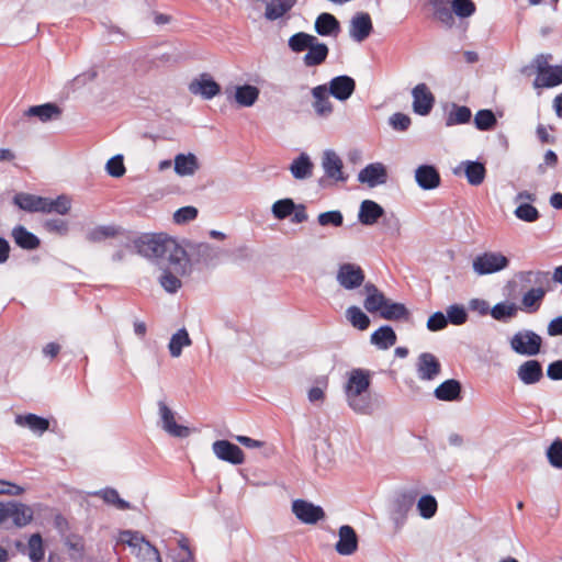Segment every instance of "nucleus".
Listing matches in <instances>:
<instances>
[{"mask_svg": "<svg viewBox=\"0 0 562 562\" xmlns=\"http://www.w3.org/2000/svg\"><path fill=\"white\" fill-rule=\"evenodd\" d=\"M357 180L369 188L383 186L389 180L387 168L380 161L370 162L359 171Z\"/></svg>", "mask_w": 562, "mask_h": 562, "instance_id": "9b49d317", "label": "nucleus"}, {"mask_svg": "<svg viewBox=\"0 0 562 562\" xmlns=\"http://www.w3.org/2000/svg\"><path fill=\"white\" fill-rule=\"evenodd\" d=\"M448 319L446 314L440 311L432 313L427 321V329L430 331H439L447 327Z\"/></svg>", "mask_w": 562, "mask_h": 562, "instance_id": "774afa93", "label": "nucleus"}, {"mask_svg": "<svg viewBox=\"0 0 562 562\" xmlns=\"http://www.w3.org/2000/svg\"><path fill=\"white\" fill-rule=\"evenodd\" d=\"M381 218L383 233L391 237H398L401 234L400 218L393 212L389 214L384 212V216Z\"/></svg>", "mask_w": 562, "mask_h": 562, "instance_id": "13d9d810", "label": "nucleus"}, {"mask_svg": "<svg viewBox=\"0 0 562 562\" xmlns=\"http://www.w3.org/2000/svg\"><path fill=\"white\" fill-rule=\"evenodd\" d=\"M346 318L358 330H366L370 326V317L356 305L346 310Z\"/></svg>", "mask_w": 562, "mask_h": 562, "instance_id": "c03bdc74", "label": "nucleus"}, {"mask_svg": "<svg viewBox=\"0 0 562 562\" xmlns=\"http://www.w3.org/2000/svg\"><path fill=\"white\" fill-rule=\"evenodd\" d=\"M43 227L48 233H56L60 236L68 234L69 225L68 222L63 218H47L43 223Z\"/></svg>", "mask_w": 562, "mask_h": 562, "instance_id": "338daca9", "label": "nucleus"}, {"mask_svg": "<svg viewBox=\"0 0 562 562\" xmlns=\"http://www.w3.org/2000/svg\"><path fill=\"white\" fill-rule=\"evenodd\" d=\"M3 512L5 528H22L33 519L31 507L18 501L3 502Z\"/></svg>", "mask_w": 562, "mask_h": 562, "instance_id": "423d86ee", "label": "nucleus"}, {"mask_svg": "<svg viewBox=\"0 0 562 562\" xmlns=\"http://www.w3.org/2000/svg\"><path fill=\"white\" fill-rule=\"evenodd\" d=\"M212 449L214 454L222 461L228 462L233 465L244 463V451L237 445L228 440L222 439L214 441Z\"/></svg>", "mask_w": 562, "mask_h": 562, "instance_id": "ddd939ff", "label": "nucleus"}, {"mask_svg": "<svg viewBox=\"0 0 562 562\" xmlns=\"http://www.w3.org/2000/svg\"><path fill=\"white\" fill-rule=\"evenodd\" d=\"M546 293V290L541 286L529 289L521 297L519 310L528 314L536 313L540 308Z\"/></svg>", "mask_w": 562, "mask_h": 562, "instance_id": "473e14b6", "label": "nucleus"}, {"mask_svg": "<svg viewBox=\"0 0 562 562\" xmlns=\"http://www.w3.org/2000/svg\"><path fill=\"white\" fill-rule=\"evenodd\" d=\"M27 555L31 562H44L45 548L41 533H33L29 538Z\"/></svg>", "mask_w": 562, "mask_h": 562, "instance_id": "a18cd8bd", "label": "nucleus"}, {"mask_svg": "<svg viewBox=\"0 0 562 562\" xmlns=\"http://www.w3.org/2000/svg\"><path fill=\"white\" fill-rule=\"evenodd\" d=\"M188 265L189 258L187 251L184 250V256L180 265L183 271H177L175 269L176 265L168 260L164 262L162 267H158L162 271L161 276L159 277V283L166 292L176 293L181 288L182 283L178 276H183L187 273Z\"/></svg>", "mask_w": 562, "mask_h": 562, "instance_id": "1a4fd4ad", "label": "nucleus"}, {"mask_svg": "<svg viewBox=\"0 0 562 562\" xmlns=\"http://www.w3.org/2000/svg\"><path fill=\"white\" fill-rule=\"evenodd\" d=\"M516 373L522 384L532 385L543 378V367L539 360L529 359L517 368Z\"/></svg>", "mask_w": 562, "mask_h": 562, "instance_id": "4be33fe9", "label": "nucleus"}, {"mask_svg": "<svg viewBox=\"0 0 562 562\" xmlns=\"http://www.w3.org/2000/svg\"><path fill=\"white\" fill-rule=\"evenodd\" d=\"M121 232V227L116 225H100L91 229L87 234V239L92 243H99L110 237H115Z\"/></svg>", "mask_w": 562, "mask_h": 562, "instance_id": "09e8293b", "label": "nucleus"}, {"mask_svg": "<svg viewBox=\"0 0 562 562\" xmlns=\"http://www.w3.org/2000/svg\"><path fill=\"white\" fill-rule=\"evenodd\" d=\"M546 457L552 468L562 470V439L560 437H557L547 448Z\"/></svg>", "mask_w": 562, "mask_h": 562, "instance_id": "3c124183", "label": "nucleus"}, {"mask_svg": "<svg viewBox=\"0 0 562 562\" xmlns=\"http://www.w3.org/2000/svg\"><path fill=\"white\" fill-rule=\"evenodd\" d=\"M497 120L492 110L483 109L476 112L474 125L480 131H491L496 125Z\"/></svg>", "mask_w": 562, "mask_h": 562, "instance_id": "864d4df0", "label": "nucleus"}, {"mask_svg": "<svg viewBox=\"0 0 562 562\" xmlns=\"http://www.w3.org/2000/svg\"><path fill=\"white\" fill-rule=\"evenodd\" d=\"M192 94L201 95L205 100H210L220 93V85L207 74H202L199 78L192 80L189 85Z\"/></svg>", "mask_w": 562, "mask_h": 562, "instance_id": "5701e85b", "label": "nucleus"}, {"mask_svg": "<svg viewBox=\"0 0 562 562\" xmlns=\"http://www.w3.org/2000/svg\"><path fill=\"white\" fill-rule=\"evenodd\" d=\"M296 209V203L291 198L277 200L271 206V213L274 218L283 221L292 215Z\"/></svg>", "mask_w": 562, "mask_h": 562, "instance_id": "49530a36", "label": "nucleus"}, {"mask_svg": "<svg viewBox=\"0 0 562 562\" xmlns=\"http://www.w3.org/2000/svg\"><path fill=\"white\" fill-rule=\"evenodd\" d=\"M314 30L319 36L337 37L340 32V23L334 14L323 12L317 15Z\"/></svg>", "mask_w": 562, "mask_h": 562, "instance_id": "bb28decb", "label": "nucleus"}, {"mask_svg": "<svg viewBox=\"0 0 562 562\" xmlns=\"http://www.w3.org/2000/svg\"><path fill=\"white\" fill-rule=\"evenodd\" d=\"M192 340L189 336L188 330L182 327L178 329L170 338L168 344V349L170 352V356L173 358H178L182 353V349L184 347L191 346Z\"/></svg>", "mask_w": 562, "mask_h": 562, "instance_id": "ea45409f", "label": "nucleus"}, {"mask_svg": "<svg viewBox=\"0 0 562 562\" xmlns=\"http://www.w3.org/2000/svg\"><path fill=\"white\" fill-rule=\"evenodd\" d=\"M509 262V258L502 252L484 251L475 256L472 268L477 276H487L505 270Z\"/></svg>", "mask_w": 562, "mask_h": 562, "instance_id": "20e7f679", "label": "nucleus"}, {"mask_svg": "<svg viewBox=\"0 0 562 562\" xmlns=\"http://www.w3.org/2000/svg\"><path fill=\"white\" fill-rule=\"evenodd\" d=\"M199 168L198 158L194 154H178L175 157V172L180 176H192Z\"/></svg>", "mask_w": 562, "mask_h": 562, "instance_id": "c9c22d12", "label": "nucleus"}, {"mask_svg": "<svg viewBox=\"0 0 562 562\" xmlns=\"http://www.w3.org/2000/svg\"><path fill=\"white\" fill-rule=\"evenodd\" d=\"M441 371L440 361L430 352H422L416 362L417 376L423 381H432Z\"/></svg>", "mask_w": 562, "mask_h": 562, "instance_id": "6ab92c4d", "label": "nucleus"}, {"mask_svg": "<svg viewBox=\"0 0 562 562\" xmlns=\"http://www.w3.org/2000/svg\"><path fill=\"white\" fill-rule=\"evenodd\" d=\"M560 83H562V66H551L541 74H537L533 87L536 89L552 88Z\"/></svg>", "mask_w": 562, "mask_h": 562, "instance_id": "72a5a7b5", "label": "nucleus"}, {"mask_svg": "<svg viewBox=\"0 0 562 562\" xmlns=\"http://www.w3.org/2000/svg\"><path fill=\"white\" fill-rule=\"evenodd\" d=\"M514 215L526 223H533L540 218V212L529 202H522L517 205Z\"/></svg>", "mask_w": 562, "mask_h": 562, "instance_id": "603ef678", "label": "nucleus"}, {"mask_svg": "<svg viewBox=\"0 0 562 562\" xmlns=\"http://www.w3.org/2000/svg\"><path fill=\"white\" fill-rule=\"evenodd\" d=\"M434 396L442 402H458L462 400V384L459 380L448 379L441 382L434 391Z\"/></svg>", "mask_w": 562, "mask_h": 562, "instance_id": "b1692460", "label": "nucleus"}, {"mask_svg": "<svg viewBox=\"0 0 562 562\" xmlns=\"http://www.w3.org/2000/svg\"><path fill=\"white\" fill-rule=\"evenodd\" d=\"M387 297L384 295L383 292H379L378 294H371L367 295L363 301V307L371 314L379 313L381 314V311H383Z\"/></svg>", "mask_w": 562, "mask_h": 562, "instance_id": "4d7b16f0", "label": "nucleus"}, {"mask_svg": "<svg viewBox=\"0 0 562 562\" xmlns=\"http://www.w3.org/2000/svg\"><path fill=\"white\" fill-rule=\"evenodd\" d=\"M316 36L305 33L297 32L291 35L288 40V47L294 54H301L306 52L311 45H313Z\"/></svg>", "mask_w": 562, "mask_h": 562, "instance_id": "37998d69", "label": "nucleus"}, {"mask_svg": "<svg viewBox=\"0 0 562 562\" xmlns=\"http://www.w3.org/2000/svg\"><path fill=\"white\" fill-rule=\"evenodd\" d=\"M313 97L312 108L315 114L319 117H328L334 109L333 103L329 99V92L327 85H319L311 90Z\"/></svg>", "mask_w": 562, "mask_h": 562, "instance_id": "412c9836", "label": "nucleus"}, {"mask_svg": "<svg viewBox=\"0 0 562 562\" xmlns=\"http://www.w3.org/2000/svg\"><path fill=\"white\" fill-rule=\"evenodd\" d=\"M359 537L356 530L349 525H342L338 529V541L335 550L340 555H351L358 550Z\"/></svg>", "mask_w": 562, "mask_h": 562, "instance_id": "a211bd4d", "label": "nucleus"}, {"mask_svg": "<svg viewBox=\"0 0 562 562\" xmlns=\"http://www.w3.org/2000/svg\"><path fill=\"white\" fill-rule=\"evenodd\" d=\"M380 317L387 321H409L411 312L405 304L387 300Z\"/></svg>", "mask_w": 562, "mask_h": 562, "instance_id": "e433bc0d", "label": "nucleus"}, {"mask_svg": "<svg viewBox=\"0 0 562 562\" xmlns=\"http://www.w3.org/2000/svg\"><path fill=\"white\" fill-rule=\"evenodd\" d=\"M158 408L162 428L169 435L177 438H187L191 434L189 427L177 424L172 409L164 401L158 402Z\"/></svg>", "mask_w": 562, "mask_h": 562, "instance_id": "f3484780", "label": "nucleus"}, {"mask_svg": "<svg viewBox=\"0 0 562 562\" xmlns=\"http://www.w3.org/2000/svg\"><path fill=\"white\" fill-rule=\"evenodd\" d=\"M472 116L471 110L465 105H454L447 117V125L465 124Z\"/></svg>", "mask_w": 562, "mask_h": 562, "instance_id": "5fc2aeb1", "label": "nucleus"}, {"mask_svg": "<svg viewBox=\"0 0 562 562\" xmlns=\"http://www.w3.org/2000/svg\"><path fill=\"white\" fill-rule=\"evenodd\" d=\"M414 178L417 186L424 191L435 190L441 184L439 170L430 164L419 165L415 169Z\"/></svg>", "mask_w": 562, "mask_h": 562, "instance_id": "4468645a", "label": "nucleus"}, {"mask_svg": "<svg viewBox=\"0 0 562 562\" xmlns=\"http://www.w3.org/2000/svg\"><path fill=\"white\" fill-rule=\"evenodd\" d=\"M120 539L123 543H126L130 548L139 551V547L149 542L139 531L123 530L120 533Z\"/></svg>", "mask_w": 562, "mask_h": 562, "instance_id": "bf43d9fd", "label": "nucleus"}, {"mask_svg": "<svg viewBox=\"0 0 562 562\" xmlns=\"http://www.w3.org/2000/svg\"><path fill=\"white\" fill-rule=\"evenodd\" d=\"M11 236L13 237L16 246L24 250H35L41 245V239L23 225L13 227Z\"/></svg>", "mask_w": 562, "mask_h": 562, "instance_id": "7c9ffc66", "label": "nucleus"}, {"mask_svg": "<svg viewBox=\"0 0 562 562\" xmlns=\"http://www.w3.org/2000/svg\"><path fill=\"white\" fill-rule=\"evenodd\" d=\"M509 345L519 356L535 357L541 352L542 337L531 329H522L513 335Z\"/></svg>", "mask_w": 562, "mask_h": 562, "instance_id": "7ed1b4c3", "label": "nucleus"}, {"mask_svg": "<svg viewBox=\"0 0 562 562\" xmlns=\"http://www.w3.org/2000/svg\"><path fill=\"white\" fill-rule=\"evenodd\" d=\"M15 424L29 428L37 436H42L49 428V420L34 413L16 415Z\"/></svg>", "mask_w": 562, "mask_h": 562, "instance_id": "c85d7f7f", "label": "nucleus"}, {"mask_svg": "<svg viewBox=\"0 0 562 562\" xmlns=\"http://www.w3.org/2000/svg\"><path fill=\"white\" fill-rule=\"evenodd\" d=\"M93 496L101 497L104 503L115 506L120 510H127L132 508L130 502L120 497L119 492L113 487H104L91 493Z\"/></svg>", "mask_w": 562, "mask_h": 562, "instance_id": "4c0bfd02", "label": "nucleus"}, {"mask_svg": "<svg viewBox=\"0 0 562 562\" xmlns=\"http://www.w3.org/2000/svg\"><path fill=\"white\" fill-rule=\"evenodd\" d=\"M290 171L294 179L304 180L312 176L313 162L306 153H301L290 165Z\"/></svg>", "mask_w": 562, "mask_h": 562, "instance_id": "f704fd0d", "label": "nucleus"}, {"mask_svg": "<svg viewBox=\"0 0 562 562\" xmlns=\"http://www.w3.org/2000/svg\"><path fill=\"white\" fill-rule=\"evenodd\" d=\"M364 280L366 273L359 265L344 262L338 266L336 281L342 289L347 291L356 290L363 284Z\"/></svg>", "mask_w": 562, "mask_h": 562, "instance_id": "6e6552de", "label": "nucleus"}, {"mask_svg": "<svg viewBox=\"0 0 562 562\" xmlns=\"http://www.w3.org/2000/svg\"><path fill=\"white\" fill-rule=\"evenodd\" d=\"M397 336L391 325H381L370 336V342L380 350H386L396 344Z\"/></svg>", "mask_w": 562, "mask_h": 562, "instance_id": "c756f323", "label": "nucleus"}, {"mask_svg": "<svg viewBox=\"0 0 562 562\" xmlns=\"http://www.w3.org/2000/svg\"><path fill=\"white\" fill-rule=\"evenodd\" d=\"M323 168L325 171V175L334 179L336 181L345 182L347 181L348 177L344 175L342 172V160L340 157L331 149H327L324 153L323 157Z\"/></svg>", "mask_w": 562, "mask_h": 562, "instance_id": "a878e982", "label": "nucleus"}, {"mask_svg": "<svg viewBox=\"0 0 562 562\" xmlns=\"http://www.w3.org/2000/svg\"><path fill=\"white\" fill-rule=\"evenodd\" d=\"M416 494L412 491L397 493L392 502L390 517L396 530H400L406 522L407 514L414 506Z\"/></svg>", "mask_w": 562, "mask_h": 562, "instance_id": "0eeeda50", "label": "nucleus"}, {"mask_svg": "<svg viewBox=\"0 0 562 562\" xmlns=\"http://www.w3.org/2000/svg\"><path fill=\"white\" fill-rule=\"evenodd\" d=\"M328 92L339 101L348 100L356 90V81L347 75L334 77L328 83Z\"/></svg>", "mask_w": 562, "mask_h": 562, "instance_id": "aec40b11", "label": "nucleus"}, {"mask_svg": "<svg viewBox=\"0 0 562 562\" xmlns=\"http://www.w3.org/2000/svg\"><path fill=\"white\" fill-rule=\"evenodd\" d=\"M36 198L37 195L21 192L14 195L13 202L19 209L35 213Z\"/></svg>", "mask_w": 562, "mask_h": 562, "instance_id": "69168bd1", "label": "nucleus"}, {"mask_svg": "<svg viewBox=\"0 0 562 562\" xmlns=\"http://www.w3.org/2000/svg\"><path fill=\"white\" fill-rule=\"evenodd\" d=\"M297 0H269L266 2L265 19L273 22L282 19L296 4Z\"/></svg>", "mask_w": 562, "mask_h": 562, "instance_id": "2f4dec72", "label": "nucleus"}, {"mask_svg": "<svg viewBox=\"0 0 562 562\" xmlns=\"http://www.w3.org/2000/svg\"><path fill=\"white\" fill-rule=\"evenodd\" d=\"M105 171L113 178H121L126 171L123 155L116 154L111 157L105 164Z\"/></svg>", "mask_w": 562, "mask_h": 562, "instance_id": "680f3d73", "label": "nucleus"}, {"mask_svg": "<svg viewBox=\"0 0 562 562\" xmlns=\"http://www.w3.org/2000/svg\"><path fill=\"white\" fill-rule=\"evenodd\" d=\"M321 226L340 227L344 224V215L339 210L326 211L317 216Z\"/></svg>", "mask_w": 562, "mask_h": 562, "instance_id": "052dcab7", "label": "nucleus"}, {"mask_svg": "<svg viewBox=\"0 0 562 562\" xmlns=\"http://www.w3.org/2000/svg\"><path fill=\"white\" fill-rule=\"evenodd\" d=\"M519 306L513 302L502 301L496 303L490 311L491 316L502 323H506L509 319L516 317Z\"/></svg>", "mask_w": 562, "mask_h": 562, "instance_id": "58836bf2", "label": "nucleus"}, {"mask_svg": "<svg viewBox=\"0 0 562 562\" xmlns=\"http://www.w3.org/2000/svg\"><path fill=\"white\" fill-rule=\"evenodd\" d=\"M414 113L425 116L430 113L435 104V97L426 83H418L412 90Z\"/></svg>", "mask_w": 562, "mask_h": 562, "instance_id": "2eb2a0df", "label": "nucleus"}, {"mask_svg": "<svg viewBox=\"0 0 562 562\" xmlns=\"http://www.w3.org/2000/svg\"><path fill=\"white\" fill-rule=\"evenodd\" d=\"M329 55V47L327 44L321 42L317 37L314 40L313 45L308 47L303 56V64L305 67H317L323 65Z\"/></svg>", "mask_w": 562, "mask_h": 562, "instance_id": "cd10ccee", "label": "nucleus"}, {"mask_svg": "<svg viewBox=\"0 0 562 562\" xmlns=\"http://www.w3.org/2000/svg\"><path fill=\"white\" fill-rule=\"evenodd\" d=\"M199 211L195 206L187 205L179 207L173 213V222L178 225L187 224L198 217Z\"/></svg>", "mask_w": 562, "mask_h": 562, "instance_id": "0e129e2a", "label": "nucleus"}, {"mask_svg": "<svg viewBox=\"0 0 562 562\" xmlns=\"http://www.w3.org/2000/svg\"><path fill=\"white\" fill-rule=\"evenodd\" d=\"M292 513L297 520L306 525H315L325 517L322 506L301 498L292 502Z\"/></svg>", "mask_w": 562, "mask_h": 562, "instance_id": "9d476101", "label": "nucleus"}, {"mask_svg": "<svg viewBox=\"0 0 562 562\" xmlns=\"http://www.w3.org/2000/svg\"><path fill=\"white\" fill-rule=\"evenodd\" d=\"M373 31L372 20L369 13L358 12L349 22V36L352 41L361 43L366 41Z\"/></svg>", "mask_w": 562, "mask_h": 562, "instance_id": "dca6fc26", "label": "nucleus"}, {"mask_svg": "<svg viewBox=\"0 0 562 562\" xmlns=\"http://www.w3.org/2000/svg\"><path fill=\"white\" fill-rule=\"evenodd\" d=\"M64 544L69 550V558L72 561H80L85 554L83 538L79 535H69L64 539Z\"/></svg>", "mask_w": 562, "mask_h": 562, "instance_id": "de8ad7c7", "label": "nucleus"}, {"mask_svg": "<svg viewBox=\"0 0 562 562\" xmlns=\"http://www.w3.org/2000/svg\"><path fill=\"white\" fill-rule=\"evenodd\" d=\"M446 312L449 324L460 326L468 321V312L461 304H451L447 307Z\"/></svg>", "mask_w": 562, "mask_h": 562, "instance_id": "6e6d98bb", "label": "nucleus"}, {"mask_svg": "<svg viewBox=\"0 0 562 562\" xmlns=\"http://www.w3.org/2000/svg\"><path fill=\"white\" fill-rule=\"evenodd\" d=\"M384 209L373 200H363L359 206L358 221L364 226H372L384 216Z\"/></svg>", "mask_w": 562, "mask_h": 562, "instance_id": "393cba45", "label": "nucleus"}, {"mask_svg": "<svg viewBox=\"0 0 562 562\" xmlns=\"http://www.w3.org/2000/svg\"><path fill=\"white\" fill-rule=\"evenodd\" d=\"M259 89L251 85L237 86L235 89V101L240 106H251L258 100Z\"/></svg>", "mask_w": 562, "mask_h": 562, "instance_id": "a19ab883", "label": "nucleus"}, {"mask_svg": "<svg viewBox=\"0 0 562 562\" xmlns=\"http://www.w3.org/2000/svg\"><path fill=\"white\" fill-rule=\"evenodd\" d=\"M370 371L366 369H353L349 373L348 381L345 385V394L350 408L359 414H369L371 411V402L368 397L362 396L370 387Z\"/></svg>", "mask_w": 562, "mask_h": 562, "instance_id": "f03ea898", "label": "nucleus"}, {"mask_svg": "<svg viewBox=\"0 0 562 562\" xmlns=\"http://www.w3.org/2000/svg\"><path fill=\"white\" fill-rule=\"evenodd\" d=\"M438 509V503L431 494H424L417 502V510L424 519L432 518Z\"/></svg>", "mask_w": 562, "mask_h": 562, "instance_id": "8fccbe9b", "label": "nucleus"}, {"mask_svg": "<svg viewBox=\"0 0 562 562\" xmlns=\"http://www.w3.org/2000/svg\"><path fill=\"white\" fill-rule=\"evenodd\" d=\"M137 254L154 260L158 267H162L166 260L176 265L177 271H183L181 260L184 248L177 240L165 233L143 234L134 240Z\"/></svg>", "mask_w": 562, "mask_h": 562, "instance_id": "f257e3e1", "label": "nucleus"}, {"mask_svg": "<svg viewBox=\"0 0 562 562\" xmlns=\"http://www.w3.org/2000/svg\"><path fill=\"white\" fill-rule=\"evenodd\" d=\"M453 13L460 18H469L475 13L476 7L472 0H452Z\"/></svg>", "mask_w": 562, "mask_h": 562, "instance_id": "e2e57ef3", "label": "nucleus"}, {"mask_svg": "<svg viewBox=\"0 0 562 562\" xmlns=\"http://www.w3.org/2000/svg\"><path fill=\"white\" fill-rule=\"evenodd\" d=\"M61 109L55 103L33 105L23 111L22 119L32 122H50L59 120Z\"/></svg>", "mask_w": 562, "mask_h": 562, "instance_id": "f8f14e48", "label": "nucleus"}, {"mask_svg": "<svg viewBox=\"0 0 562 562\" xmlns=\"http://www.w3.org/2000/svg\"><path fill=\"white\" fill-rule=\"evenodd\" d=\"M452 173L458 178H465L470 186L479 187L486 178V164L480 159L462 160L452 169Z\"/></svg>", "mask_w": 562, "mask_h": 562, "instance_id": "39448f33", "label": "nucleus"}, {"mask_svg": "<svg viewBox=\"0 0 562 562\" xmlns=\"http://www.w3.org/2000/svg\"><path fill=\"white\" fill-rule=\"evenodd\" d=\"M430 4L434 9L435 18L440 21L443 25L451 27L454 24L452 4L443 0H431Z\"/></svg>", "mask_w": 562, "mask_h": 562, "instance_id": "79ce46f5", "label": "nucleus"}]
</instances>
